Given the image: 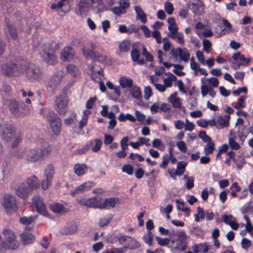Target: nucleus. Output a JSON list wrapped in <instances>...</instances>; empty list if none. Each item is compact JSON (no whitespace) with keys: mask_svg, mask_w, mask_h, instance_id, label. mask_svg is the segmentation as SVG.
Instances as JSON below:
<instances>
[{"mask_svg":"<svg viewBox=\"0 0 253 253\" xmlns=\"http://www.w3.org/2000/svg\"><path fill=\"white\" fill-rule=\"evenodd\" d=\"M50 151V147L44 142L42 146L33 149L18 150L15 152V156L17 158L24 159L27 163H35L42 160L43 156L46 155Z\"/></svg>","mask_w":253,"mask_h":253,"instance_id":"nucleus-1","label":"nucleus"},{"mask_svg":"<svg viewBox=\"0 0 253 253\" xmlns=\"http://www.w3.org/2000/svg\"><path fill=\"white\" fill-rule=\"evenodd\" d=\"M45 112L46 110L43 109L41 110V113L43 114V117H45L46 119L48 121L53 133L55 134H58L60 131L62 126L60 119L52 111H48L46 116H45Z\"/></svg>","mask_w":253,"mask_h":253,"instance_id":"nucleus-2","label":"nucleus"},{"mask_svg":"<svg viewBox=\"0 0 253 253\" xmlns=\"http://www.w3.org/2000/svg\"><path fill=\"white\" fill-rule=\"evenodd\" d=\"M42 58L48 64L53 65L56 62L57 57L55 55L54 49L49 43H44L40 51Z\"/></svg>","mask_w":253,"mask_h":253,"instance_id":"nucleus-3","label":"nucleus"},{"mask_svg":"<svg viewBox=\"0 0 253 253\" xmlns=\"http://www.w3.org/2000/svg\"><path fill=\"white\" fill-rule=\"evenodd\" d=\"M0 133L4 140L7 141H11L12 138L14 136V127L10 124L3 122L0 125Z\"/></svg>","mask_w":253,"mask_h":253,"instance_id":"nucleus-4","label":"nucleus"},{"mask_svg":"<svg viewBox=\"0 0 253 253\" xmlns=\"http://www.w3.org/2000/svg\"><path fill=\"white\" fill-rule=\"evenodd\" d=\"M1 205L7 212L14 211L17 208V204L15 196L7 194L3 196Z\"/></svg>","mask_w":253,"mask_h":253,"instance_id":"nucleus-5","label":"nucleus"},{"mask_svg":"<svg viewBox=\"0 0 253 253\" xmlns=\"http://www.w3.org/2000/svg\"><path fill=\"white\" fill-rule=\"evenodd\" d=\"M54 174V169L53 166L48 165L44 169L43 179L42 182V188L46 190L51 185L52 180Z\"/></svg>","mask_w":253,"mask_h":253,"instance_id":"nucleus-6","label":"nucleus"},{"mask_svg":"<svg viewBox=\"0 0 253 253\" xmlns=\"http://www.w3.org/2000/svg\"><path fill=\"white\" fill-rule=\"evenodd\" d=\"M32 204L36 211L39 213L44 216H48V212L43 203V199L40 196L35 195L32 198Z\"/></svg>","mask_w":253,"mask_h":253,"instance_id":"nucleus-7","label":"nucleus"},{"mask_svg":"<svg viewBox=\"0 0 253 253\" xmlns=\"http://www.w3.org/2000/svg\"><path fill=\"white\" fill-rule=\"evenodd\" d=\"M68 100L65 95L57 97L55 100V110L60 114L64 115L67 110Z\"/></svg>","mask_w":253,"mask_h":253,"instance_id":"nucleus-8","label":"nucleus"},{"mask_svg":"<svg viewBox=\"0 0 253 253\" xmlns=\"http://www.w3.org/2000/svg\"><path fill=\"white\" fill-rule=\"evenodd\" d=\"M170 54L175 58L179 56L180 60L184 62H187L190 58V53L186 48H173L171 50Z\"/></svg>","mask_w":253,"mask_h":253,"instance_id":"nucleus-9","label":"nucleus"},{"mask_svg":"<svg viewBox=\"0 0 253 253\" xmlns=\"http://www.w3.org/2000/svg\"><path fill=\"white\" fill-rule=\"evenodd\" d=\"M1 68L3 73L8 76L16 75L19 73L17 65L11 62L3 64Z\"/></svg>","mask_w":253,"mask_h":253,"instance_id":"nucleus-10","label":"nucleus"},{"mask_svg":"<svg viewBox=\"0 0 253 253\" xmlns=\"http://www.w3.org/2000/svg\"><path fill=\"white\" fill-rule=\"evenodd\" d=\"M27 77L31 81L37 80L42 77V72L40 69L37 67L31 66L30 67L27 72Z\"/></svg>","mask_w":253,"mask_h":253,"instance_id":"nucleus-11","label":"nucleus"},{"mask_svg":"<svg viewBox=\"0 0 253 253\" xmlns=\"http://www.w3.org/2000/svg\"><path fill=\"white\" fill-rule=\"evenodd\" d=\"M78 203L81 205L85 206L89 208H99V203L97 198L93 197L89 199L81 198L77 200Z\"/></svg>","mask_w":253,"mask_h":253,"instance_id":"nucleus-12","label":"nucleus"},{"mask_svg":"<svg viewBox=\"0 0 253 253\" xmlns=\"http://www.w3.org/2000/svg\"><path fill=\"white\" fill-rule=\"evenodd\" d=\"M15 191L17 195L23 199L27 198L32 193V191L28 188L24 182L18 185Z\"/></svg>","mask_w":253,"mask_h":253,"instance_id":"nucleus-13","label":"nucleus"},{"mask_svg":"<svg viewBox=\"0 0 253 253\" xmlns=\"http://www.w3.org/2000/svg\"><path fill=\"white\" fill-rule=\"evenodd\" d=\"M228 156L233 158V161L239 169H241L245 164V160L243 157L241 155L235 156V153L233 151H230L226 154Z\"/></svg>","mask_w":253,"mask_h":253,"instance_id":"nucleus-14","label":"nucleus"},{"mask_svg":"<svg viewBox=\"0 0 253 253\" xmlns=\"http://www.w3.org/2000/svg\"><path fill=\"white\" fill-rule=\"evenodd\" d=\"M25 183L32 191L40 186L39 180L35 175H32L27 177Z\"/></svg>","mask_w":253,"mask_h":253,"instance_id":"nucleus-15","label":"nucleus"},{"mask_svg":"<svg viewBox=\"0 0 253 253\" xmlns=\"http://www.w3.org/2000/svg\"><path fill=\"white\" fill-rule=\"evenodd\" d=\"M64 76L62 71H58L54 73L48 83V86L54 88L56 85L59 84Z\"/></svg>","mask_w":253,"mask_h":253,"instance_id":"nucleus-16","label":"nucleus"},{"mask_svg":"<svg viewBox=\"0 0 253 253\" xmlns=\"http://www.w3.org/2000/svg\"><path fill=\"white\" fill-rule=\"evenodd\" d=\"M88 69L91 71V78L94 81L98 82L104 78L103 70L102 69H100L99 70H95L94 66H89Z\"/></svg>","mask_w":253,"mask_h":253,"instance_id":"nucleus-17","label":"nucleus"},{"mask_svg":"<svg viewBox=\"0 0 253 253\" xmlns=\"http://www.w3.org/2000/svg\"><path fill=\"white\" fill-rule=\"evenodd\" d=\"M224 222L229 225L233 230H237L239 224L236 222V219L231 215L224 214L222 216Z\"/></svg>","mask_w":253,"mask_h":253,"instance_id":"nucleus-18","label":"nucleus"},{"mask_svg":"<svg viewBox=\"0 0 253 253\" xmlns=\"http://www.w3.org/2000/svg\"><path fill=\"white\" fill-rule=\"evenodd\" d=\"M82 52L84 55L87 58L93 59L94 60L99 59V58H101V60H104L105 59V57L103 56H100L99 57H97L93 50L90 49L87 47L85 46H83L82 48Z\"/></svg>","mask_w":253,"mask_h":253,"instance_id":"nucleus-19","label":"nucleus"},{"mask_svg":"<svg viewBox=\"0 0 253 253\" xmlns=\"http://www.w3.org/2000/svg\"><path fill=\"white\" fill-rule=\"evenodd\" d=\"M20 240L22 244L26 245L33 243L35 240V237L31 233L24 232L20 235Z\"/></svg>","mask_w":253,"mask_h":253,"instance_id":"nucleus-20","label":"nucleus"},{"mask_svg":"<svg viewBox=\"0 0 253 253\" xmlns=\"http://www.w3.org/2000/svg\"><path fill=\"white\" fill-rule=\"evenodd\" d=\"M74 54V51L71 46L65 47L62 52L61 58L63 61H67L72 59Z\"/></svg>","mask_w":253,"mask_h":253,"instance_id":"nucleus-21","label":"nucleus"},{"mask_svg":"<svg viewBox=\"0 0 253 253\" xmlns=\"http://www.w3.org/2000/svg\"><path fill=\"white\" fill-rule=\"evenodd\" d=\"M94 186V184L91 182H86L79 186L77 187L72 192V194L73 195H75L76 194H79L82 193V192H84L85 191H88L90 190L91 187Z\"/></svg>","mask_w":253,"mask_h":253,"instance_id":"nucleus-22","label":"nucleus"},{"mask_svg":"<svg viewBox=\"0 0 253 253\" xmlns=\"http://www.w3.org/2000/svg\"><path fill=\"white\" fill-rule=\"evenodd\" d=\"M89 0H81L79 3V9L81 15L85 14L89 10L91 5Z\"/></svg>","mask_w":253,"mask_h":253,"instance_id":"nucleus-23","label":"nucleus"},{"mask_svg":"<svg viewBox=\"0 0 253 253\" xmlns=\"http://www.w3.org/2000/svg\"><path fill=\"white\" fill-rule=\"evenodd\" d=\"M229 120L230 116L229 115L218 117L216 120L217 128L220 129L228 126H229Z\"/></svg>","mask_w":253,"mask_h":253,"instance_id":"nucleus-24","label":"nucleus"},{"mask_svg":"<svg viewBox=\"0 0 253 253\" xmlns=\"http://www.w3.org/2000/svg\"><path fill=\"white\" fill-rule=\"evenodd\" d=\"M50 210L55 213L63 214L66 212L64 206L58 203H53L49 206Z\"/></svg>","mask_w":253,"mask_h":253,"instance_id":"nucleus-25","label":"nucleus"},{"mask_svg":"<svg viewBox=\"0 0 253 253\" xmlns=\"http://www.w3.org/2000/svg\"><path fill=\"white\" fill-rule=\"evenodd\" d=\"M87 169V166L84 164L78 163L74 165V172L78 176L84 175Z\"/></svg>","mask_w":253,"mask_h":253,"instance_id":"nucleus-26","label":"nucleus"},{"mask_svg":"<svg viewBox=\"0 0 253 253\" xmlns=\"http://www.w3.org/2000/svg\"><path fill=\"white\" fill-rule=\"evenodd\" d=\"M177 92L171 94L169 97L168 100L174 107L180 108L181 107V99L177 97Z\"/></svg>","mask_w":253,"mask_h":253,"instance_id":"nucleus-27","label":"nucleus"},{"mask_svg":"<svg viewBox=\"0 0 253 253\" xmlns=\"http://www.w3.org/2000/svg\"><path fill=\"white\" fill-rule=\"evenodd\" d=\"M116 203V200L113 198L106 199L104 201L103 204L99 203V208L105 209L113 208L115 207Z\"/></svg>","mask_w":253,"mask_h":253,"instance_id":"nucleus-28","label":"nucleus"},{"mask_svg":"<svg viewBox=\"0 0 253 253\" xmlns=\"http://www.w3.org/2000/svg\"><path fill=\"white\" fill-rule=\"evenodd\" d=\"M19 242L17 240L9 241L5 240L2 243V247L8 249L15 250L19 247Z\"/></svg>","mask_w":253,"mask_h":253,"instance_id":"nucleus-29","label":"nucleus"},{"mask_svg":"<svg viewBox=\"0 0 253 253\" xmlns=\"http://www.w3.org/2000/svg\"><path fill=\"white\" fill-rule=\"evenodd\" d=\"M165 75H167V77L164 79V84L167 87H170L172 84V82L176 80V77L170 73H166Z\"/></svg>","mask_w":253,"mask_h":253,"instance_id":"nucleus-30","label":"nucleus"},{"mask_svg":"<svg viewBox=\"0 0 253 253\" xmlns=\"http://www.w3.org/2000/svg\"><path fill=\"white\" fill-rule=\"evenodd\" d=\"M9 109L12 114L16 117L20 116L19 114V105L15 101H11L9 104Z\"/></svg>","mask_w":253,"mask_h":253,"instance_id":"nucleus-31","label":"nucleus"},{"mask_svg":"<svg viewBox=\"0 0 253 253\" xmlns=\"http://www.w3.org/2000/svg\"><path fill=\"white\" fill-rule=\"evenodd\" d=\"M66 2V0H58L56 3L51 4V8L58 12L60 11L65 12V10L63 9V7L65 5Z\"/></svg>","mask_w":253,"mask_h":253,"instance_id":"nucleus-32","label":"nucleus"},{"mask_svg":"<svg viewBox=\"0 0 253 253\" xmlns=\"http://www.w3.org/2000/svg\"><path fill=\"white\" fill-rule=\"evenodd\" d=\"M119 83L123 88L130 87L133 84V81L130 78L123 77L119 79Z\"/></svg>","mask_w":253,"mask_h":253,"instance_id":"nucleus-33","label":"nucleus"},{"mask_svg":"<svg viewBox=\"0 0 253 253\" xmlns=\"http://www.w3.org/2000/svg\"><path fill=\"white\" fill-rule=\"evenodd\" d=\"M201 82L202 83L201 86V94L203 97H205L209 92L211 86H208V84L206 82L205 77L201 79Z\"/></svg>","mask_w":253,"mask_h":253,"instance_id":"nucleus-34","label":"nucleus"},{"mask_svg":"<svg viewBox=\"0 0 253 253\" xmlns=\"http://www.w3.org/2000/svg\"><path fill=\"white\" fill-rule=\"evenodd\" d=\"M134 9L137 14V17L140 19L142 23H145L147 22L146 15L142 10L141 8L138 6H135Z\"/></svg>","mask_w":253,"mask_h":253,"instance_id":"nucleus-35","label":"nucleus"},{"mask_svg":"<svg viewBox=\"0 0 253 253\" xmlns=\"http://www.w3.org/2000/svg\"><path fill=\"white\" fill-rule=\"evenodd\" d=\"M131 47V43L129 41L124 40L121 42L119 45V48L121 52H128Z\"/></svg>","mask_w":253,"mask_h":253,"instance_id":"nucleus-36","label":"nucleus"},{"mask_svg":"<svg viewBox=\"0 0 253 253\" xmlns=\"http://www.w3.org/2000/svg\"><path fill=\"white\" fill-rule=\"evenodd\" d=\"M139 247V244L138 242L134 238L130 237V239L128 241V243L127 244H126L125 246L123 248H125L126 252L127 251V249H134L138 248Z\"/></svg>","mask_w":253,"mask_h":253,"instance_id":"nucleus-37","label":"nucleus"},{"mask_svg":"<svg viewBox=\"0 0 253 253\" xmlns=\"http://www.w3.org/2000/svg\"><path fill=\"white\" fill-rule=\"evenodd\" d=\"M66 69L67 73L73 77H77L80 75L79 69L74 65H68L66 67Z\"/></svg>","mask_w":253,"mask_h":253,"instance_id":"nucleus-38","label":"nucleus"},{"mask_svg":"<svg viewBox=\"0 0 253 253\" xmlns=\"http://www.w3.org/2000/svg\"><path fill=\"white\" fill-rule=\"evenodd\" d=\"M130 93L132 97L139 99L142 97L141 89L139 87L134 86L130 90Z\"/></svg>","mask_w":253,"mask_h":253,"instance_id":"nucleus-39","label":"nucleus"},{"mask_svg":"<svg viewBox=\"0 0 253 253\" xmlns=\"http://www.w3.org/2000/svg\"><path fill=\"white\" fill-rule=\"evenodd\" d=\"M7 33L11 38L16 39L17 37V32L16 28L11 24H7Z\"/></svg>","mask_w":253,"mask_h":253,"instance_id":"nucleus-40","label":"nucleus"},{"mask_svg":"<svg viewBox=\"0 0 253 253\" xmlns=\"http://www.w3.org/2000/svg\"><path fill=\"white\" fill-rule=\"evenodd\" d=\"M168 23L169 24L168 29L171 32H177L178 30V27L175 23V19L173 17H170L168 19Z\"/></svg>","mask_w":253,"mask_h":253,"instance_id":"nucleus-41","label":"nucleus"},{"mask_svg":"<svg viewBox=\"0 0 253 253\" xmlns=\"http://www.w3.org/2000/svg\"><path fill=\"white\" fill-rule=\"evenodd\" d=\"M234 60L238 61H245L246 63L248 64L250 62V58H246L240 52L234 53L232 56Z\"/></svg>","mask_w":253,"mask_h":253,"instance_id":"nucleus-42","label":"nucleus"},{"mask_svg":"<svg viewBox=\"0 0 253 253\" xmlns=\"http://www.w3.org/2000/svg\"><path fill=\"white\" fill-rule=\"evenodd\" d=\"M37 218V216L34 215L29 217H22L20 218V222L25 225H30Z\"/></svg>","mask_w":253,"mask_h":253,"instance_id":"nucleus-43","label":"nucleus"},{"mask_svg":"<svg viewBox=\"0 0 253 253\" xmlns=\"http://www.w3.org/2000/svg\"><path fill=\"white\" fill-rule=\"evenodd\" d=\"M183 179L186 180L185 186L188 189H191L194 187V178L193 176H189L187 175H184Z\"/></svg>","mask_w":253,"mask_h":253,"instance_id":"nucleus-44","label":"nucleus"},{"mask_svg":"<svg viewBox=\"0 0 253 253\" xmlns=\"http://www.w3.org/2000/svg\"><path fill=\"white\" fill-rule=\"evenodd\" d=\"M3 233L5 237V240H9V241L16 240L15 235L12 231L9 230H4Z\"/></svg>","mask_w":253,"mask_h":253,"instance_id":"nucleus-45","label":"nucleus"},{"mask_svg":"<svg viewBox=\"0 0 253 253\" xmlns=\"http://www.w3.org/2000/svg\"><path fill=\"white\" fill-rule=\"evenodd\" d=\"M236 136L229 138L228 143L230 148L235 150L240 149V145L235 141Z\"/></svg>","mask_w":253,"mask_h":253,"instance_id":"nucleus-46","label":"nucleus"},{"mask_svg":"<svg viewBox=\"0 0 253 253\" xmlns=\"http://www.w3.org/2000/svg\"><path fill=\"white\" fill-rule=\"evenodd\" d=\"M125 248H112L109 250H105L102 253H125Z\"/></svg>","mask_w":253,"mask_h":253,"instance_id":"nucleus-47","label":"nucleus"},{"mask_svg":"<svg viewBox=\"0 0 253 253\" xmlns=\"http://www.w3.org/2000/svg\"><path fill=\"white\" fill-rule=\"evenodd\" d=\"M153 238V235L152 234V233L150 231L147 232V233L143 237V239L145 243L147 244L149 246L152 245Z\"/></svg>","mask_w":253,"mask_h":253,"instance_id":"nucleus-48","label":"nucleus"},{"mask_svg":"<svg viewBox=\"0 0 253 253\" xmlns=\"http://www.w3.org/2000/svg\"><path fill=\"white\" fill-rule=\"evenodd\" d=\"M214 144L213 142H210L207 143L204 148V151L206 155H209L212 153L214 150Z\"/></svg>","mask_w":253,"mask_h":253,"instance_id":"nucleus-49","label":"nucleus"},{"mask_svg":"<svg viewBox=\"0 0 253 253\" xmlns=\"http://www.w3.org/2000/svg\"><path fill=\"white\" fill-rule=\"evenodd\" d=\"M206 82L210 84L211 86L212 87H217L219 84V81L217 78L215 77H211L209 78H206Z\"/></svg>","mask_w":253,"mask_h":253,"instance_id":"nucleus-50","label":"nucleus"},{"mask_svg":"<svg viewBox=\"0 0 253 253\" xmlns=\"http://www.w3.org/2000/svg\"><path fill=\"white\" fill-rule=\"evenodd\" d=\"M164 8L166 12L169 15H171L174 10L172 3L169 1L165 2L164 4Z\"/></svg>","mask_w":253,"mask_h":253,"instance_id":"nucleus-51","label":"nucleus"},{"mask_svg":"<svg viewBox=\"0 0 253 253\" xmlns=\"http://www.w3.org/2000/svg\"><path fill=\"white\" fill-rule=\"evenodd\" d=\"M198 213L195 216V220L197 222L200 221V219H204L205 217V213L201 207H198Z\"/></svg>","mask_w":253,"mask_h":253,"instance_id":"nucleus-52","label":"nucleus"},{"mask_svg":"<svg viewBox=\"0 0 253 253\" xmlns=\"http://www.w3.org/2000/svg\"><path fill=\"white\" fill-rule=\"evenodd\" d=\"M177 240L182 244H185L186 240V234L184 231L178 232L177 234Z\"/></svg>","mask_w":253,"mask_h":253,"instance_id":"nucleus-53","label":"nucleus"},{"mask_svg":"<svg viewBox=\"0 0 253 253\" xmlns=\"http://www.w3.org/2000/svg\"><path fill=\"white\" fill-rule=\"evenodd\" d=\"M174 67L173 72L178 76H183L185 75V73L181 71V70L183 68V66L179 64H174L173 65Z\"/></svg>","mask_w":253,"mask_h":253,"instance_id":"nucleus-54","label":"nucleus"},{"mask_svg":"<svg viewBox=\"0 0 253 253\" xmlns=\"http://www.w3.org/2000/svg\"><path fill=\"white\" fill-rule=\"evenodd\" d=\"M246 99V96H243L241 97H240L237 103L234 106V107L237 109L244 108L245 106L244 102Z\"/></svg>","mask_w":253,"mask_h":253,"instance_id":"nucleus-55","label":"nucleus"},{"mask_svg":"<svg viewBox=\"0 0 253 253\" xmlns=\"http://www.w3.org/2000/svg\"><path fill=\"white\" fill-rule=\"evenodd\" d=\"M112 217L111 216L101 218L98 222V225L100 227H103L106 226L109 223Z\"/></svg>","mask_w":253,"mask_h":253,"instance_id":"nucleus-56","label":"nucleus"},{"mask_svg":"<svg viewBox=\"0 0 253 253\" xmlns=\"http://www.w3.org/2000/svg\"><path fill=\"white\" fill-rule=\"evenodd\" d=\"M198 136L205 142L209 143L212 141L210 137L205 131H200L198 134Z\"/></svg>","mask_w":253,"mask_h":253,"instance_id":"nucleus-57","label":"nucleus"},{"mask_svg":"<svg viewBox=\"0 0 253 253\" xmlns=\"http://www.w3.org/2000/svg\"><path fill=\"white\" fill-rule=\"evenodd\" d=\"M112 11L115 14L118 15H121L122 14H125L126 13V10L124 9L121 7L119 6H115L112 9Z\"/></svg>","mask_w":253,"mask_h":253,"instance_id":"nucleus-58","label":"nucleus"},{"mask_svg":"<svg viewBox=\"0 0 253 253\" xmlns=\"http://www.w3.org/2000/svg\"><path fill=\"white\" fill-rule=\"evenodd\" d=\"M131 56L133 61H138L140 56V52L137 49L134 48L131 52Z\"/></svg>","mask_w":253,"mask_h":253,"instance_id":"nucleus-59","label":"nucleus"},{"mask_svg":"<svg viewBox=\"0 0 253 253\" xmlns=\"http://www.w3.org/2000/svg\"><path fill=\"white\" fill-rule=\"evenodd\" d=\"M203 46L204 50L207 53H209L211 48V42L208 40L205 39L203 41Z\"/></svg>","mask_w":253,"mask_h":253,"instance_id":"nucleus-60","label":"nucleus"},{"mask_svg":"<svg viewBox=\"0 0 253 253\" xmlns=\"http://www.w3.org/2000/svg\"><path fill=\"white\" fill-rule=\"evenodd\" d=\"M128 138L127 137H124L121 139L120 144L122 150L125 151L126 150L128 149Z\"/></svg>","mask_w":253,"mask_h":253,"instance_id":"nucleus-61","label":"nucleus"},{"mask_svg":"<svg viewBox=\"0 0 253 253\" xmlns=\"http://www.w3.org/2000/svg\"><path fill=\"white\" fill-rule=\"evenodd\" d=\"M94 146L92 148V150L93 152H96L100 149L102 142L100 139H96L94 140Z\"/></svg>","mask_w":253,"mask_h":253,"instance_id":"nucleus-62","label":"nucleus"},{"mask_svg":"<svg viewBox=\"0 0 253 253\" xmlns=\"http://www.w3.org/2000/svg\"><path fill=\"white\" fill-rule=\"evenodd\" d=\"M196 57L198 59V61L202 65L206 64V60L204 58L203 53L201 51H200V50L197 51L196 53Z\"/></svg>","mask_w":253,"mask_h":253,"instance_id":"nucleus-63","label":"nucleus"},{"mask_svg":"<svg viewBox=\"0 0 253 253\" xmlns=\"http://www.w3.org/2000/svg\"><path fill=\"white\" fill-rule=\"evenodd\" d=\"M176 146L180 151L185 152L187 150L186 144L184 141H180L176 142Z\"/></svg>","mask_w":253,"mask_h":253,"instance_id":"nucleus-64","label":"nucleus"}]
</instances>
